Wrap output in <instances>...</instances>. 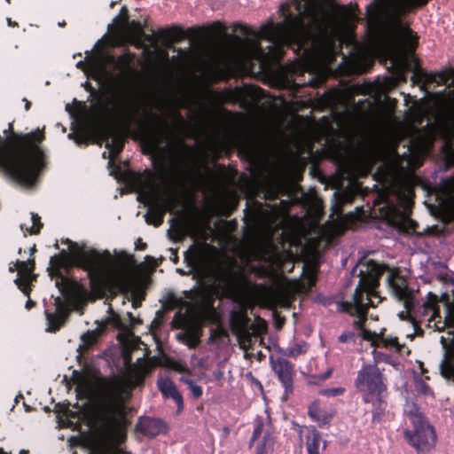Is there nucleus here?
I'll use <instances>...</instances> for the list:
<instances>
[{"mask_svg":"<svg viewBox=\"0 0 454 454\" xmlns=\"http://www.w3.org/2000/svg\"><path fill=\"white\" fill-rule=\"evenodd\" d=\"M64 24H65L64 22L59 23V26H63Z\"/></svg>","mask_w":454,"mask_h":454,"instance_id":"58","label":"nucleus"},{"mask_svg":"<svg viewBox=\"0 0 454 454\" xmlns=\"http://www.w3.org/2000/svg\"><path fill=\"white\" fill-rule=\"evenodd\" d=\"M28 107H29V103H28V102H27V104H26V109L27 110V109H28Z\"/></svg>","mask_w":454,"mask_h":454,"instance_id":"54","label":"nucleus"},{"mask_svg":"<svg viewBox=\"0 0 454 454\" xmlns=\"http://www.w3.org/2000/svg\"><path fill=\"white\" fill-rule=\"evenodd\" d=\"M415 390L418 394H420L424 396H432L433 392L429 386L426 383L425 380L420 376L415 379Z\"/></svg>","mask_w":454,"mask_h":454,"instance_id":"27","label":"nucleus"},{"mask_svg":"<svg viewBox=\"0 0 454 454\" xmlns=\"http://www.w3.org/2000/svg\"><path fill=\"white\" fill-rule=\"evenodd\" d=\"M441 344L444 350L440 364L441 373L445 379L454 381V336H442Z\"/></svg>","mask_w":454,"mask_h":454,"instance_id":"15","label":"nucleus"},{"mask_svg":"<svg viewBox=\"0 0 454 454\" xmlns=\"http://www.w3.org/2000/svg\"><path fill=\"white\" fill-rule=\"evenodd\" d=\"M0 454H5L4 452H3L1 450H0Z\"/></svg>","mask_w":454,"mask_h":454,"instance_id":"60","label":"nucleus"},{"mask_svg":"<svg viewBox=\"0 0 454 454\" xmlns=\"http://www.w3.org/2000/svg\"><path fill=\"white\" fill-rule=\"evenodd\" d=\"M83 349H84V348H82L80 351H78V352L80 353V354H78V356H81L82 352V350H83Z\"/></svg>","mask_w":454,"mask_h":454,"instance_id":"53","label":"nucleus"},{"mask_svg":"<svg viewBox=\"0 0 454 454\" xmlns=\"http://www.w3.org/2000/svg\"><path fill=\"white\" fill-rule=\"evenodd\" d=\"M7 23H8L9 26H16L17 25V23L16 22H12L10 18L7 19Z\"/></svg>","mask_w":454,"mask_h":454,"instance_id":"43","label":"nucleus"},{"mask_svg":"<svg viewBox=\"0 0 454 454\" xmlns=\"http://www.w3.org/2000/svg\"><path fill=\"white\" fill-rule=\"evenodd\" d=\"M114 454H117V452L119 451L117 449H115L114 450Z\"/></svg>","mask_w":454,"mask_h":454,"instance_id":"57","label":"nucleus"},{"mask_svg":"<svg viewBox=\"0 0 454 454\" xmlns=\"http://www.w3.org/2000/svg\"><path fill=\"white\" fill-rule=\"evenodd\" d=\"M43 139L37 129L17 137L9 149L0 144V168L20 184L31 185L43 166V153L37 145Z\"/></svg>","mask_w":454,"mask_h":454,"instance_id":"3","label":"nucleus"},{"mask_svg":"<svg viewBox=\"0 0 454 454\" xmlns=\"http://www.w3.org/2000/svg\"><path fill=\"white\" fill-rule=\"evenodd\" d=\"M157 385L163 396L174 400L180 412L184 409L183 396L177 390L174 382L168 378H161L158 380Z\"/></svg>","mask_w":454,"mask_h":454,"instance_id":"20","label":"nucleus"},{"mask_svg":"<svg viewBox=\"0 0 454 454\" xmlns=\"http://www.w3.org/2000/svg\"><path fill=\"white\" fill-rule=\"evenodd\" d=\"M42 223L38 215L31 213L28 223H23L20 224V229L26 235V233L36 234L39 232Z\"/></svg>","mask_w":454,"mask_h":454,"instance_id":"25","label":"nucleus"},{"mask_svg":"<svg viewBox=\"0 0 454 454\" xmlns=\"http://www.w3.org/2000/svg\"><path fill=\"white\" fill-rule=\"evenodd\" d=\"M53 305V311H50L49 309H45V316L48 324L47 330L51 332L59 330L68 314L67 305L61 297H56L54 299Z\"/></svg>","mask_w":454,"mask_h":454,"instance_id":"18","label":"nucleus"},{"mask_svg":"<svg viewBox=\"0 0 454 454\" xmlns=\"http://www.w3.org/2000/svg\"><path fill=\"white\" fill-rule=\"evenodd\" d=\"M359 336L362 340H366L373 347V358L376 363H386L394 367L399 366V363L390 355L377 351V348H385L392 353L399 354L402 356H408L410 350L404 344H401L398 338L386 333V330L382 329L380 333L372 332L362 328Z\"/></svg>","mask_w":454,"mask_h":454,"instance_id":"10","label":"nucleus"},{"mask_svg":"<svg viewBox=\"0 0 454 454\" xmlns=\"http://www.w3.org/2000/svg\"><path fill=\"white\" fill-rule=\"evenodd\" d=\"M214 376L216 380H220L223 377V372L222 371H216L214 372Z\"/></svg>","mask_w":454,"mask_h":454,"instance_id":"40","label":"nucleus"},{"mask_svg":"<svg viewBox=\"0 0 454 454\" xmlns=\"http://www.w3.org/2000/svg\"><path fill=\"white\" fill-rule=\"evenodd\" d=\"M366 403H371L372 406V414L373 422H380L385 414L387 403L385 402V394L380 396H373L370 401H364Z\"/></svg>","mask_w":454,"mask_h":454,"instance_id":"23","label":"nucleus"},{"mask_svg":"<svg viewBox=\"0 0 454 454\" xmlns=\"http://www.w3.org/2000/svg\"><path fill=\"white\" fill-rule=\"evenodd\" d=\"M145 247V244L140 245V249H144Z\"/></svg>","mask_w":454,"mask_h":454,"instance_id":"56","label":"nucleus"},{"mask_svg":"<svg viewBox=\"0 0 454 454\" xmlns=\"http://www.w3.org/2000/svg\"><path fill=\"white\" fill-rule=\"evenodd\" d=\"M74 134H73V133L68 134V137H69V138H74Z\"/></svg>","mask_w":454,"mask_h":454,"instance_id":"52","label":"nucleus"},{"mask_svg":"<svg viewBox=\"0 0 454 454\" xmlns=\"http://www.w3.org/2000/svg\"><path fill=\"white\" fill-rule=\"evenodd\" d=\"M307 349V345L305 343L302 344H294L286 348V354L289 356H295L305 352Z\"/></svg>","mask_w":454,"mask_h":454,"instance_id":"29","label":"nucleus"},{"mask_svg":"<svg viewBox=\"0 0 454 454\" xmlns=\"http://www.w3.org/2000/svg\"><path fill=\"white\" fill-rule=\"evenodd\" d=\"M19 397H20V398H21V397H22V395H20L19 396H17V397H16V399H15V402H16V403H17L18 401H20V398H19Z\"/></svg>","mask_w":454,"mask_h":454,"instance_id":"50","label":"nucleus"},{"mask_svg":"<svg viewBox=\"0 0 454 454\" xmlns=\"http://www.w3.org/2000/svg\"><path fill=\"white\" fill-rule=\"evenodd\" d=\"M308 414L313 421L317 422L319 425L326 424L331 419V416L327 412L320 410L317 402H314L309 406Z\"/></svg>","mask_w":454,"mask_h":454,"instance_id":"24","label":"nucleus"},{"mask_svg":"<svg viewBox=\"0 0 454 454\" xmlns=\"http://www.w3.org/2000/svg\"><path fill=\"white\" fill-rule=\"evenodd\" d=\"M178 338H183L184 342L189 347V348H194L199 342L198 337L193 334L192 333L187 332L184 333L178 334Z\"/></svg>","mask_w":454,"mask_h":454,"instance_id":"28","label":"nucleus"},{"mask_svg":"<svg viewBox=\"0 0 454 454\" xmlns=\"http://www.w3.org/2000/svg\"><path fill=\"white\" fill-rule=\"evenodd\" d=\"M343 387H333L323 389L320 393L325 396H337L344 393Z\"/></svg>","mask_w":454,"mask_h":454,"instance_id":"33","label":"nucleus"},{"mask_svg":"<svg viewBox=\"0 0 454 454\" xmlns=\"http://www.w3.org/2000/svg\"><path fill=\"white\" fill-rule=\"evenodd\" d=\"M352 337L351 333H343L339 337L340 342H346Z\"/></svg>","mask_w":454,"mask_h":454,"instance_id":"39","label":"nucleus"},{"mask_svg":"<svg viewBox=\"0 0 454 454\" xmlns=\"http://www.w3.org/2000/svg\"><path fill=\"white\" fill-rule=\"evenodd\" d=\"M181 381L188 386L191 394L194 398L198 399L202 395L203 391L201 387L199 386L192 379L183 376L181 378Z\"/></svg>","mask_w":454,"mask_h":454,"instance_id":"26","label":"nucleus"},{"mask_svg":"<svg viewBox=\"0 0 454 454\" xmlns=\"http://www.w3.org/2000/svg\"><path fill=\"white\" fill-rule=\"evenodd\" d=\"M84 382H81L79 384V387L82 388L84 392L91 393L94 391V386H92L91 383L86 382V380H83Z\"/></svg>","mask_w":454,"mask_h":454,"instance_id":"37","label":"nucleus"},{"mask_svg":"<svg viewBox=\"0 0 454 454\" xmlns=\"http://www.w3.org/2000/svg\"><path fill=\"white\" fill-rule=\"evenodd\" d=\"M395 202L384 200L379 210L380 215L386 219L388 224L400 231H411L415 230V223L410 217L411 199L409 192H399Z\"/></svg>","mask_w":454,"mask_h":454,"instance_id":"11","label":"nucleus"},{"mask_svg":"<svg viewBox=\"0 0 454 454\" xmlns=\"http://www.w3.org/2000/svg\"><path fill=\"white\" fill-rule=\"evenodd\" d=\"M34 305H35V302L29 299L26 303V309H30Z\"/></svg>","mask_w":454,"mask_h":454,"instance_id":"41","label":"nucleus"},{"mask_svg":"<svg viewBox=\"0 0 454 454\" xmlns=\"http://www.w3.org/2000/svg\"><path fill=\"white\" fill-rule=\"evenodd\" d=\"M326 442L315 428L309 431L306 440L308 454H322L326 449Z\"/></svg>","mask_w":454,"mask_h":454,"instance_id":"22","label":"nucleus"},{"mask_svg":"<svg viewBox=\"0 0 454 454\" xmlns=\"http://www.w3.org/2000/svg\"><path fill=\"white\" fill-rule=\"evenodd\" d=\"M160 33V35H161L165 39H167V40H168V39H169V35H168V31H166V30H161Z\"/></svg>","mask_w":454,"mask_h":454,"instance_id":"42","label":"nucleus"},{"mask_svg":"<svg viewBox=\"0 0 454 454\" xmlns=\"http://www.w3.org/2000/svg\"><path fill=\"white\" fill-rule=\"evenodd\" d=\"M428 0H373L366 7V16L370 25H376L384 20H391L399 27L400 36L409 47H414L416 37L412 31L402 27L399 17L416 8L422 7Z\"/></svg>","mask_w":454,"mask_h":454,"instance_id":"6","label":"nucleus"},{"mask_svg":"<svg viewBox=\"0 0 454 454\" xmlns=\"http://www.w3.org/2000/svg\"><path fill=\"white\" fill-rule=\"evenodd\" d=\"M19 397H20V398H21V397H22V395H20L19 396H17V397H16V399H15V402H16V403H17L18 401H20V398H19Z\"/></svg>","mask_w":454,"mask_h":454,"instance_id":"49","label":"nucleus"},{"mask_svg":"<svg viewBox=\"0 0 454 454\" xmlns=\"http://www.w3.org/2000/svg\"><path fill=\"white\" fill-rule=\"evenodd\" d=\"M356 11L357 6L326 9L320 0H294L281 5V22L264 25L259 31L241 26L244 38L237 37L222 54L230 62L257 61L263 69L282 56L284 45L294 43L301 49L309 43L325 58H332L337 44L340 47L351 39Z\"/></svg>","mask_w":454,"mask_h":454,"instance_id":"1","label":"nucleus"},{"mask_svg":"<svg viewBox=\"0 0 454 454\" xmlns=\"http://www.w3.org/2000/svg\"><path fill=\"white\" fill-rule=\"evenodd\" d=\"M329 375H330V372H327L325 374H324V375L321 377V380H325Z\"/></svg>","mask_w":454,"mask_h":454,"instance_id":"45","label":"nucleus"},{"mask_svg":"<svg viewBox=\"0 0 454 454\" xmlns=\"http://www.w3.org/2000/svg\"><path fill=\"white\" fill-rule=\"evenodd\" d=\"M176 235L177 239H182L187 235V230L184 226H177L176 230Z\"/></svg>","mask_w":454,"mask_h":454,"instance_id":"38","label":"nucleus"},{"mask_svg":"<svg viewBox=\"0 0 454 454\" xmlns=\"http://www.w3.org/2000/svg\"><path fill=\"white\" fill-rule=\"evenodd\" d=\"M106 147L108 152L103 153L104 158H108V168H110V174L117 176L119 168L114 167V160L121 152L123 147V139L120 136L114 135L106 138Z\"/></svg>","mask_w":454,"mask_h":454,"instance_id":"19","label":"nucleus"},{"mask_svg":"<svg viewBox=\"0 0 454 454\" xmlns=\"http://www.w3.org/2000/svg\"><path fill=\"white\" fill-rule=\"evenodd\" d=\"M185 260L202 281H217L221 276V265L217 250L205 241H194L185 252Z\"/></svg>","mask_w":454,"mask_h":454,"instance_id":"7","label":"nucleus"},{"mask_svg":"<svg viewBox=\"0 0 454 454\" xmlns=\"http://www.w3.org/2000/svg\"><path fill=\"white\" fill-rule=\"evenodd\" d=\"M178 121H179L181 124H183V123H184V119H183V117H181L180 115H178Z\"/></svg>","mask_w":454,"mask_h":454,"instance_id":"46","label":"nucleus"},{"mask_svg":"<svg viewBox=\"0 0 454 454\" xmlns=\"http://www.w3.org/2000/svg\"><path fill=\"white\" fill-rule=\"evenodd\" d=\"M145 247V244L140 245V249H144Z\"/></svg>","mask_w":454,"mask_h":454,"instance_id":"55","label":"nucleus"},{"mask_svg":"<svg viewBox=\"0 0 454 454\" xmlns=\"http://www.w3.org/2000/svg\"><path fill=\"white\" fill-rule=\"evenodd\" d=\"M121 389H122V385L119 381L112 382L108 386L109 395L114 399H116V398H118L120 396Z\"/></svg>","mask_w":454,"mask_h":454,"instance_id":"30","label":"nucleus"},{"mask_svg":"<svg viewBox=\"0 0 454 454\" xmlns=\"http://www.w3.org/2000/svg\"><path fill=\"white\" fill-rule=\"evenodd\" d=\"M114 5V2H112L111 3V7H113Z\"/></svg>","mask_w":454,"mask_h":454,"instance_id":"59","label":"nucleus"},{"mask_svg":"<svg viewBox=\"0 0 454 454\" xmlns=\"http://www.w3.org/2000/svg\"><path fill=\"white\" fill-rule=\"evenodd\" d=\"M59 264H60V262L57 257L51 258V262H50L51 266L48 268V271H49L50 276H51V278H53V276L56 274V272L58 270L57 268L59 267Z\"/></svg>","mask_w":454,"mask_h":454,"instance_id":"35","label":"nucleus"},{"mask_svg":"<svg viewBox=\"0 0 454 454\" xmlns=\"http://www.w3.org/2000/svg\"><path fill=\"white\" fill-rule=\"evenodd\" d=\"M356 387L363 401L386 394V380L381 371L374 364L364 365L357 372Z\"/></svg>","mask_w":454,"mask_h":454,"instance_id":"12","label":"nucleus"},{"mask_svg":"<svg viewBox=\"0 0 454 454\" xmlns=\"http://www.w3.org/2000/svg\"><path fill=\"white\" fill-rule=\"evenodd\" d=\"M262 428H263L262 419H259V418L256 419L254 421V428L253 435L251 438V442H254L255 440H257L259 438V436L261 435V434L262 432Z\"/></svg>","mask_w":454,"mask_h":454,"instance_id":"31","label":"nucleus"},{"mask_svg":"<svg viewBox=\"0 0 454 454\" xmlns=\"http://www.w3.org/2000/svg\"><path fill=\"white\" fill-rule=\"evenodd\" d=\"M114 106L120 115L132 119L137 109L132 90L129 88L121 89L115 96Z\"/></svg>","mask_w":454,"mask_h":454,"instance_id":"14","label":"nucleus"},{"mask_svg":"<svg viewBox=\"0 0 454 454\" xmlns=\"http://www.w3.org/2000/svg\"><path fill=\"white\" fill-rule=\"evenodd\" d=\"M33 270L34 263L30 261H17L15 263H11L9 266V270L11 272H13L15 270L18 271L17 278L14 280V282L26 295H28V286L34 278L32 275Z\"/></svg>","mask_w":454,"mask_h":454,"instance_id":"16","label":"nucleus"},{"mask_svg":"<svg viewBox=\"0 0 454 454\" xmlns=\"http://www.w3.org/2000/svg\"><path fill=\"white\" fill-rule=\"evenodd\" d=\"M20 454H27V450H20Z\"/></svg>","mask_w":454,"mask_h":454,"instance_id":"51","label":"nucleus"},{"mask_svg":"<svg viewBox=\"0 0 454 454\" xmlns=\"http://www.w3.org/2000/svg\"><path fill=\"white\" fill-rule=\"evenodd\" d=\"M388 287L393 294L403 302L406 313L411 317L414 332L407 333L406 337L412 340L414 335L422 333L420 326L434 328L442 331L446 326V320H442L439 314L438 298L431 292L427 294V300L416 306L415 293L408 287L407 280L395 271L387 273Z\"/></svg>","mask_w":454,"mask_h":454,"instance_id":"4","label":"nucleus"},{"mask_svg":"<svg viewBox=\"0 0 454 454\" xmlns=\"http://www.w3.org/2000/svg\"><path fill=\"white\" fill-rule=\"evenodd\" d=\"M383 273L380 264L369 261L359 266V282L350 301L339 303L341 311L348 312L358 317L360 323L364 319L366 310L369 307H376L381 301L376 288L379 279Z\"/></svg>","mask_w":454,"mask_h":454,"instance_id":"5","label":"nucleus"},{"mask_svg":"<svg viewBox=\"0 0 454 454\" xmlns=\"http://www.w3.org/2000/svg\"><path fill=\"white\" fill-rule=\"evenodd\" d=\"M137 199L149 207L145 215L146 223L156 226L162 223L164 214L173 207L176 201V197L172 193L166 198H160L153 187L139 192Z\"/></svg>","mask_w":454,"mask_h":454,"instance_id":"13","label":"nucleus"},{"mask_svg":"<svg viewBox=\"0 0 454 454\" xmlns=\"http://www.w3.org/2000/svg\"><path fill=\"white\" fill-rule=\"evenodd\" d=\"M86 59L87 66L83 61H79L76 67L82 68L87 76L101 85L114 81L116 78V73H124L127 68V63L122 58L116 59L99 50H97L93 55L86 57Z\"/></svg>","mask_w":454,"mask_h":454,"instance_id":"9","label":"nucleus"},{"mask_svg":"<svg viewBox=\"0 0 454 454\" xmlns=\"http://www.w3.org/2000/svg\"><path fill=\"white\" fill-rule=\"evenodd\" d=\"M438 278L441 280V281H443V282H448V281H451V282H454V278H450L449 276V273L447 271V269L446 268H442V270H441V272L438 274Z\"/></svg>","mask_w":454,"mask_h":454,"instance_id":"36","label":"nucleus"},{"mask_svg":"<svg viewBox=\"0 0 454 454\" xmlns=\"http://www.w3.org/2000/svg\"><path fill=\"white\" fill-rule=\"evenodd\" d=\"M67 261L82 269L93 288L116 286L128 289L132 284V272L108 250H97L84 243L67 239Z\"/></svg>","mask_w":454,"mask_h":454,"instance_id":"2","label":"nucleus"},{"mask_svg":"<svg viewBox=\"0 0 454 454\" xmlns=\"http://www.w3.org/2000/svg\"><path fill=\"white\" fill-rule=\"evenodd\" d=\"M239 343L241 348H247L251 345V337L246 331L240 333Z\"/></svg>","mask_w":454,"mask_h":454,"instance_id":"34","label":"nucleus"},{"mask_svg":"<svg viewBox=\"0 0 454 454\" xmlns=\"http://www.w3.org/2000/svg\"><path fill=\"white\" fill-rule=\"evenodd\" d=\"M8 3L10 2V0H6Z\"/></svg>","mask_w":454,"mask_h":454,"instance_id":"61","label":"nucleus"},{"mask_svg":"<svg viewBox=\"0 0 454 454\" xmlns=\"http://www.w3.org/2000/svg\"><path fill=\"white\" fill-rule=\"evenodd\" d=\"M256 454H263V447L258 446Z\"/></svg>","mask_w":454,"mask_h":454,"instance_id":"44","label":"nucleus"},{"mask_svg":"<svg viewBox=\"0 0 454 454\" xmlns=\"http://www.w3.org/2000/svg\"><path fill=\"white\" fill-rule=\"evenodd\" d=\"M95 340V336L93 333H88L82 337V344H81L77 349L80 351L82 348H88Z\"/></svg>","mask_w":454,"mask_h":454,"instance_id":"32","label":"nucleus"},{"mask_svg":"<svg viewBox=\"0 0 454 454\" xmlns=\"http://www.w3.org/2000/svg\"><path fill=\"white\" fill-rule=\"evenodd\" d=\"M399 317L403 319L404 318V312H401L399 313Z\"/></svg>","mask_w":454,"mask_h":454,"instance_id":"48","label":"nucleus"},{"mask_svg":"<svg viewBox=\"0 0 454 454\" xmlns=\"http://www.w3.org/2000/svg\"><path fill=\"white\" fill-rule=\"evenodd\" d=\"M76 144L80 145L82 143V138H75Z\"/></svg>","mask_w":454,"mask_h":454,"instance_id":"47","label":"nucleus"},{"mask_svg":"<svg viewBox=\"0 0 454 454\" xmlns=\"http://www.w3.org/2000/svg\"><path fill=\"white\" fill-rule=\"evenodd\" d=\"M408 418L413 429L403 431L406 441L416 450L418 454L429 453L435 448L437 442V434L434 426L415 405L408 411Z\"/></svg>","mask_w":454,"mask_h":454,"instance_id":"8","label":"nucleus"},{"mask_svg":"<svg viewBox=\"0 0 454 454\" xmlns=\"http://www.w3.org/2000/svg\"><path fill=\"white\" fill-rule=\"evenodd\" d=\"M137 428L145 434L153 437L165 429V424L160 419L145 418L139 420Z\"/></svg>","mask_w":454,"mask_h":454,"instance_id":"21","label":"nucleus"},{"mask_svg":"<svg viewBox=\"0 0 454 454\" xmlns=\"http://www.w3.org/2000/svg\"><path fill=\"white\" fill-rule=\"evenodd\" d=\"M273 372L285 387L286 393L293 391V364L284 358L270 359Z\"/></svg>","mask_w":454,"mask_h":454,"instance_id":"17","label":"nucleus"}]
</instances>
